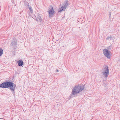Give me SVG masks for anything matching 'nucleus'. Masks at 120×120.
<instances>
[{"instance_id":"nucleus-16","label":"nucleus","mask_w":120,"mask_h":120,"mask_svg":"<svg viewBox=\"0 0 120 120\" xmlns=\"http://www.w3.org/2000/svg\"><path fill=\"white\" fill-rule=\"evenodd\" d=\"M14 93H14H13H13Z\"/></svg>"},{"instance_id":"nucleus-8","label":"nucleus","mask_w":120,"mask_h":120,"mask_svg":"<svg viewBox=\"0 0 120 120\" xmlns=\"http://www.w3.org/2000/svg\"><path fill=\"white\" fill-rule=\"evenodd\" d=\"M18 65L19 66H21L23 64V62L21 60H19L18 61Z\"/></svg>"},{"instance_id":"nucleus-3","label":"nucleus","mask_w":120,"mask_h":120,"mask_svg":"<svg viewBox=\"0 0 120 120\" xmlns=\"http://www.w3.org/2000/svg\"><path fill=\"white\" fill-rule=\"evenodd\" d=\"M69 4L68 1V0H66L64 2V4L61 7L60 9L58 11L60 12L62 11H64L67 7Z\"/></svg>"},{"instance_id":"nucleus-18","label":"nucleus","mask_w":120,"mask_h":120,"mask_svg":"<svg viewBox=\"0 0 120 120\" xmlns=\"http://www.w3.org/2000/svg\"><path fill=\"white\" fill-rule=\"evenodd\" d=\"M37 19H36V20L37 21Z\"/></svg>"},{"instance_id":"nucleus-1","label":"nucleus","mask_w":120,"mask_h":120,"mask_svg":"<svg viewBox=\"0 0 120 120\" xmlns=\"http://www.w3.org/2000/svg\"><path fill=\"white\" fill-rule=\"evenodd\" d=\"M0 87L3 88H9L11 91H13L15 90L16 85L11 82L5 81L0 84Z\"/></svg>"},{"instance_id":"nucleus-11","label":"nucleus","mask_w":120,"mask_h":120,"mask_svg":"<svg viewBox=\"0 0 120 120\" xmlns=\"http://www.w3.org/2000/svg\"><path fill=\"white\" fill-rule=\"evenodd\" d=\"M111 46H110L108 47L107 48V49L109 50H110L111 49Z\"/></svg>"},{"instance_id":"nucleus-7","label":"nucleus","mask_w":120,"mask_h":120,"mask_svg":"<svg viewBox=\"0 0 120 120\" xmlns=\"http://www.w3.org/2000/svg\"><path fill=\"white\" fill-rule=\"evenodd\" d=\"M17 40L16 39L14 38L13 40L11 43V45L13 46V49H16L17 48Z\"/></svg>"},{"instance_id":"nucleus-2","label":"nucleus","mask_w":120,"mask_h":120,"mask_svg":"<svg viewBox=\"0 0 120 120\" xmlns=\"http://www.w3.org/2000/svg\"><path fill=\"white\" fill-rule=\"evenodd\" d=\"M84 88V86L80 85L75 86L72 89L71 94L74 95L78 94Z\"/></svg>"},{"instance_id":"nucleus-15","label":"nucleus","mask_w":120,"mask_h":120,"mask_svg":"<svg viewBox=\"0 0 120 120\" xmlns=\"http://www.w3.org/2000/svg\"><path fill=\"white\" fill-rule=\"evenodd\" d=\"M109 15H111V13H109Z\"/></svg>"},{"instance_id":"nucleus-5","label":"nucleus","mask_w":120,"mask_h":120,"mask_svg":"<svg viewBox=\"0 0 120 120\" xmlns=\"http://www.w3.org/2000/svg\"><path fill=\"white\" fill-rule=\"evenodd\" d=\"M103 75L105 77L108 76L109 74V70L107 66H106L104 69V71L102 72Z\"/></svg>"},{"instance_id":"nucleus-13","label":"nucleus","mask_w":120,"mask_h":120,"mask_svg":"<svg viewBox=\"0 0 120 120\" xmlns=\"http://www.w3.org/2000/svg\"><path fill=\"white\" fill-rule=\"evenodd\" d=\"M110 39H113V38H112V36H110Z\"/></svg>"},{"instance_id":"nucleus-6","label":"nucleus","mask_w":120,"mask_h":120,"mask_svg":"<svg viewBox=\"0 0 120 120\" xmlns=\"http://www.w3.org/2000/svg\"><path fill=\"white\" fill-rule=\"evenodd\" d=\"M50 10L49 12V15L50 17H52L54 14L55 11L52 7H51L49 8Z\"/></svg>"},{"instance_id":"nucleus-10","label":"nucleus","mask_w":120,"mask_h":120,"mask_svg":"<svg viewBox=\"0 0 120 120\" xmlns=\"http://www.w3.org/2000/svg\"><path fill=\"white\" fill-rule=\"evenodd\" d=\"M29 8L30 12L31 13H33V11L32 9V7H30Z\"/></svg>"},{"instance_id":"nucleus-19","label":"nucleus","mask_w":120,"mask_h":120,"mask_svg":"<svg viewBox=\"0 0 120 120\" xmlns=\"http://www.w3.org/2000/svg\"><path fill=\"white\" fill-rule=\"evenodd\" d=\"M37 19H36V20L37 21Z\"/></svg>"},{"instance_id":"nucleus-12","label":"nucleus","mask_w":120,"mask_h":120,"mask_svg":"<svg viewBox=\"0 0 120 120\" xmlns=\"http://www.w3.org/2000/svg\"><path fill=\"white\" fill-rule=\"evenodd\" d=\"M110 38V37H107V38H106V40H109V39Z\"/></svg>"},{"instance_id":"nucleus-17","label":"nucleus","mask_w":120,"mask_h":120,"mask_svg":"<svg viewBox=\"0 0 120 120\" xmlns=\"http://www.w3.org/2000/svg\"><path fill=\"white\" fill-rule=\"evenodd\" d=\"M40 18L41 19V18Z\"/></svg>"},{"instance_id":"nucleus-9","label":"nucleus","mask_w":120,"mask_h":120,"mask_svg":"<svg viewBox=\"0 0 120 120\" xmlns=\"http://www.w3.org/2000/svg\"><path fill=\"white\" fill-rule=\"evenodd\" d=\"M3 50L2 49L0 48V56H1L3 54Z\"/></svg>"},{"instance_id":"nucleus-4","label":"nucleus","mask_w":120,"mask_h":120,"mask_svg":"<svg viewBox=\"0 0 120 120\" xmlns=\"http://www.w3.org/2000/svg\"><path fill=\"white\" fill-rule=\"evenodd\" d=\"M103 53L105 56L108 58L109 59L110 58V52L109 51L108 49H104L103 51Z\"/></svg>"},{"instance_id":"nucleus-14","label":"nucleus","mask_w":120,"mask_h":120,"mask_svg":"<svg viewBox=\"0 0 120 120\" xmlns=\"http://www.w3.org/2000/svg\"><path fill=\"white\" fill-rule=\"evenodd\" d=\"M56 71L57 72L59 71V70L58 69L56 70Z\"/></svg>"}]
</instances>
